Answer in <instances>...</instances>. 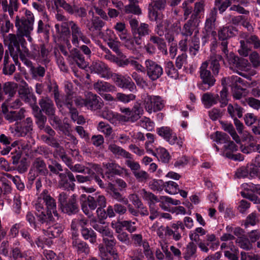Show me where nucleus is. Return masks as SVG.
Instances as JSON below:
<instances>
[{
    "mask_svg": "<svg viewBox=\"0 0 260 260\" xmlns=\"http://www.w3.org/2000/svg\"><path fill=\"white\" fill-rule=\"evenodd\" d=\"M240 47L238 50L240 55L246 57L249 55L251 48L248 45L252 44L256 49L260 50V39L256 35H249L246 33L240 35Z\"/></svg>",
    "mask_w": 260,
    "mask_h": 260,
    "instance_id": "39448f33",
    "label": "nucleus"
},
{
    "mask_svg": "<svg viewBox=\"0 0 260 260\" xmlns=\"http://www.w3.org/2000/svg\"><path fill=\"white\" fill-rule=\"evenodd\" d=\"M11 132L16 137H24L32 131V120L28 117L20 124L16 122L10 127Z\"/></svg>",
    "mask_w": 260,
    "mask_h": 260,
    "instance_id": "9b49d317",
    "label": "nucleus"
},
{
    "mask_svg": "<svg viewBox=\"0 0 260 260\" xmlns=\"http://www.w3.org/2000/svg\"><path fill=\"white\" fill-rule=\"evenodd\" d=\"M154 156L163 162H168L170 158V156L169 152L166 149L162 147H159L156 149L155 152L154 151Z\"/></svg>",
    "mask_w": 260,
    "mask_h": 260,
    "instance_id": "a18cd8bd",
    "label": "nucleus"
},
{
    "mask_svg": "<svg viewBox=\"0 0 260 260\" xmlns=\"http://www.w3.org/2000/svg\"><path fill=\"white\" fill-rule=\"evenodd\" d=\"M58 202L60 209L64 213L70 215L76 213L78 210L77 196L75 194L68 198L67 193L61 192L59 195Z\"/></svg>",
    "mask_w": 260,
    "mask_h": 260,
    "instance_id": "423d86ee",
    "label": "nucleus"
},
{
    "mask_svg": "<svg viewBox=\"0 0 260 260\" xmlns=\"http://www.w3.org/2000/svg\"><path fill=\"white\" fill-rule=\"evenodd\" d=\"M165 104V100L158 95L147 94L143 100L144 108L150 114L162 110Z\"/></svg>",
    "mask_w": 260,
    "mask_h": 260,
    "instance_id": "0eeeda50",
    "label": "nucleus"
},
{
    "mask_svg": "<svg viewBox=\"0 0 260 260\" xmlns=\"http://www.w3.org/2000/svg\"><path fill=\"white\" fill-rule=\"evenodd\" d=\"M205 1L200 0L194 4V10L191 15L190 18L196 21L200 18L201 16L204 13Z\"/></svg>",
    "mask_w": 260,
    "mask_h": 260,
    "instance_id": "473e14b6",
    "label": "nucleus"
},
{
    "mask_svg": "<svg viewBox=\"0 0 260 260\" xmlns=\"http://www.w3.org/2000/svg\"><path fill=\"white\" fill-rule=\"evenodd\" d=\"M62 231V226L58 223L54 224L52 225L49 226L47 229L43 230L44 234L50 238L58 237Z\"/></svg>",
    "mask_w": 260,
    "mask_h": 260,
    "instance_id": "7c9ffc66",
    "label": "nucleus"
},
{
    "mask_svg": "<svg viewBox=\"0 0 260 260\" xmlns=\"http://www.w3.org/2000/svg\"><path fill=\"white\" fill-rule=\"evenodd\" d=\"M59 177L58 185L60 188L72 190L74 189L75 185L74 183H70L68 182L67 174H64V173H59Z\"/></svg>",
    "mask_w": 260,
    "mask_h": 260,
    "instance_id": "a19ab883",
    "label": "nucleus"
},
{
    "mask_svg": "<svg viewBox=\"0 0 260 260\" xmlns=\"http://www.w3.org/2000/svg\"><path fill=\"white\" fill-rule=\"evenodd\" d=\"M2 110L5 115V119L9 121V122L20 120L25 117L24 113L25 111L23 108H21L18 111H9L6 105H2Z\"/></svg>",
    "mask_w": 260,
    "mask_h": 260,
    "instance_id": "f3484780",
    "label": "nucleus"
},
{
    "mask_svg": "<svg viewBox=\"0 0 260 260\" xmlns=\"http://www.w3.org/2000/svg\"><path fill=\"white\" fill-rule=\"evenodd\" d=\"M103 242L105 243L107 250L112 255L114 260H118V254L113 250V248L116 244V240L113 236L111 237H105L103 239Z\"/></svg>",
    "mask_w": 260,
    "mask_h": 260,
    "instance_id": "c9c22d12",
    "label": "nucleus"
},
{
    "mask_svg": "<svg viewBox=\"0 0 260 260\" xmlns=\"http://www.w3.org/2000/svg\"><path fill=\"white\" fill-rule=\"evenodd\" d=\"M11 55L13 57L14 60H15L16 58H17L18 55H19L22 61L24 63L25 65H26L28 68H29L30 71L31 70L32 68H33L34 66H32V63L31 61L26 58L21 53V52L20 53H16V54H14V53L11 51L10 48Z\"/></svg>",
    "mask_w": 260,
    "mask_h": 260,
    "instance_id": "338daca9",
    "label": "nucleus"
},
{
    "mask_svg": "<svg viewBox=\"0 0 260 260\" xmlns=\"http://www.w3.org/2000/svg\"><path fill=\"white\" fill-rule=\"evenodd\" d=\"M157 23L155 28L156 32L159 36L165 35V32L169 28V22L167 20L159 19L156 22Z\"/></svg>",
    "mask_w": 260,
    "mask_h": 260,
    "instance_id": "8fccbe9b",
    "label": "nucleus"
},
{
    "mask_svg": "<svg viewBox=\"0 0 260 260\" xmlns=\"http://www.w3.org/2000/svg\"><path fill=\"white\" fill-rule=\"evenodd\" d=\"M53 1L56 7H60L71 14H75L80 17H84L86 16V10L83 7H79L75 5L72 7L67 3L64 0Z\"/></svg>",
    "mask_w": 260,
    "mask_h": 260,
    "instance_id": "ddd939ff",
    "label": "nucleus"
},
{
    "mask_svg": "<svg viewBox=\"0 0 260 260\" xmlns=\"http://www.w3.org/2000/svg\"><path fill=\"white\" fill-rule=\"evenodd\" d=\"M47 174L48 170L44 160L39 158H36L34 161L30 170L29 179L33 180L36 175H46Z\"/></svg>",
    "mask_w": 260,
    "mask_h": 260,
    "instance_id": "2eb2a0df",
    "label": "nucleus"
},
{
    "mask_svg": "<svg viewBox=\"0 0 260 260\" xmlns=\"http://www.w3.org/2000/svg\"><path fill=\"white\" fill-rule=\"evenodd\" d=\"M80 204L83 212L89 217L92 215V211L97 207V203L95 198L92 196H86L82 194L80 196Z\"/></svg>",
    "mask_w": 260,
    "mask_h": 260,
    "instance_id": "4468645a",
    "label": "nucleus"
},
{
    "mask_svg": "<svg viewBox=\"0 0 260 260\" xmlns=\"http://www.w3.org/2000/svg\"><path fill=\"white\" fill-rule=\"evenodd\" d=\"M132 112L133 122H134L140 117V116L143 114L144 111L140 104L136 103L132 109Z\"/></svg>",
    "mask_w": 260,
    "mask_h": 260,
    "instance_id": "680f3d73",
    "label": "nucleus"
},
{
    "mask_svg": "<svg viewBox=\"0 0 260 260\" xmlns=\"http://www.w3.org/2000/svg\"><path fill=\"white\" fill-rule=\"evenodd\" d=\"M108 149L115 156H121L126 158L131 157V155L129 153L116 144H110L108 147Z\"/></svg>",
    "mask_w": 260,
    "mask_h": 260,
    "instance_id": "37998d69",
    "label": "nucleus"
},
{
    "mask_svg": "<svg viewBox=\"0 0 260 260\" xmlns=\"http://www.w3.org/2000/svg\"><path fill=\"white\" fill-rule=\"evenodd\" d=\"M217 10L214 8L210 12L209 16L207 17L205 27L207 31H210L214 27L215 22L216 20Z\"/></svg>",
    "mask_w": 260,
    "mask_h": 260,
    "instance_id": "58836bf2",
    "label": "nucleus"
},
{
    "mask_svg": "<svg viewBox=\"0 0 260 260\" xmlns=\"http://www.w3.org/2000/svg\"><path fill=\"white\" fill-rule=\"evenodd\" d=\"M18 0H9V3L8 1L6 3L2 5L4 12H8L10 16L12 17L14 15V12L18 11L19 8Z\"/></svg>",
    "mask_w": 260,
    "mask_h": 260,
    "instance_id": "f704fd0d",
    "label": "nucleus"
},
{
    "mask_svg": "<svg viewBox=\"0 0 260 260\" xmlns=\"http://www.w3.org/2000/svg\"><path fill=\"white\" fill-rule=\"evenodd\" d=\"M221 50L227 59L230 66V68L235 72H237L239 75L243 76L240 71H248L251 68V65L246 59L239 58L236 56L233 53L229 54V50L227 49V43L226 42L221 43Z\"/></svg>",
    "mask_w": 260,
    "mask_h": 260,
    "instance_id": "20e7f679",
    "label": "nucleus"
},
{
    "mask_svg": "<svg viewBox=\"0 0 260 260\" xmlns=\"http://www.w3.org/2000/svg\"><path fill=\"white\" fill-rule=\"evenodd\" d=\"M81 234L85 240H88L91 243H94L96 240V235L95 233L91 229L83 228L81 230Z\"/></svg>",
    "mask_w": 260,
    "mask_h": 260,
    "instance_id": "de8ad7c7",
    "label": "nucleus"
},
{
    "mask_svg": "<svg viewBox=\"0 0 260 260\" xmlns=\"http://www.w3.org/2000/svg\"><path fill=\"white\" fill-rule=\"evenodd\" d=\"M116 85L123 89H127L130 91H134L136 87L129 77L116 75L114 78Z\"/></svg>",
    "mask_w": 260,
    "mask_h": 260,
    "instance_id": "5701e85b",
    "label": "nucleus"
},
{
    "mask_svg": "<svg viewBox=\"0 0 260 260\" xmlns=\"http://www.w3.org/2000/svg\"><path fill=\"white\" fill-rule=\"evenodd\" d=\"M73 246L79 253H85L88 254L89 252V249L87 244L78 239H74L73 241Z\"/></svg>",
    "mask_w": 260,
    "mask_h": 260,
    "instance_id": "79ce46f5",
    "label": "nucleus"
},
{
    "mask_svg": "<svg viewBox=\"0 0 260 260\" xmlns=\"http://www.w3.org/2000/svg\"><path fill=\"white\" fill-rule=\"evenodd\" d=\"M103 166L107 170V172L108 173H112L120 176L127 174L125 169L114 162L103 163Z\"/></svg>",
    "mask_w": 260,
    "mask_h": 260,
    "instance_id": "c756f323",
    "label": "nucleus"
},
{
    "mask_svg": "<svg viewBox=\"0 0 260 260\" xmlns=\"http://www.w3.org/2000/svg\"><path fill=\"white\" fill-rule=\"evenodd\" d=\"M12 255L14 260H34L30 251L21 252L19 249L13 250Z\"/></svg>",
    "mask_w": 260,
    "mask_h": 260,
    "instance_id": "e433bc0d",
    "label": "nucleus"
},
{
    "mask_svg": "<svg viewBox=\"0 0 260 260\" xmlns=\"http://www.w3.org/2000/svg\"><path fill=\"white\" fill-rule=\"evenodd\" d=\"M5 41L8 42L9 47L15 46L16 47L17 53H20L19 43L22 44L25 42V40L23 37H20L17 35L10 34L6 37Z\"/></svg>",
    "mask_w": 260,
    "mask_h": 260,
    "instance_id": "2f4dec72",
    "label": "nucleus"
},
{
    "mask_svg": "<svg viewBox=\"0 0 260 260\" xmlns=\"http://www.w3.org/2000/svg\"><path fill=\"white\" fill-rule=\"evenodd\" d=\"M49 91L53 92L56 103L58 106L62 107L63 105V102L65 101L66 97L63 99V102H60L59 100V93L58 91V87L56 83H50L48 85ZM68 96H67V98Z\"/></svg>",
    "mask_w": 260,
    "mask_h": 260,
    "instance_id": "c03bdc74",
    "label": "nucleus"
},
{
    "mask_svg": "<svg viewBox=\"0 0 260 260\" xmlns=\"http://www.w3.org/2000/svg\"><path fill=\"white\" fill-rule=\"evenodd\" d=\"M165 71L168 76L174 79L178 77L179 74L177 70L175 68L172 61H168L165 63Z\"/></svg>",
    "mask_w": 260,
    "mask_h": 260,
    "instance_id": "603ef678",
    "label": "nucleus"
},
{
    "mask_svg": "<svg viewBox=\"0 0 260 260\" xmlns=\"http://www.w3.org/2000/svg\"><path fill=\"white\" fill-rule=\"evenodd\" d=\"M17 86L16 83L13 82H6L3 86V90L6 94H9L11 97L13 96L16 92Z\"/></svg>",
    "mask_w": 260,
    "mask_h": 260,
    "instance_id": "6e6d98bb",
    "label": "nucleus"
},
{
    "mask_svg": "<svg viewBox=\"0 0 260 260\" xmlns=\"http://www.w3.org/2000/svg\"><path fill=\"white\" fill-rule=\"evenodd\" d=\"M160 207L165 210H166L168 209V207L166 205L165 203L167 204H171L172 205H177L180 204V202L179 200L173 199L170 197H167V196H162L160 197Z\"/></svg>",
    "mask_w": 260,
    "mask_h": 260,
    "instance_id": "bf43d9fd",
    "label": "nucleus"
},
{
    "mask_svg": "<svg viewBox=\"0 0 260 260\" xmlns=\"http://www.w3.org/2000/svg\"><path fill=\"white\" fill-rule=\"evenodd\" d=\"M157 134L171 145L176 144L179 147L183 146L184 140L177 137L176 134L168 126H162L156 129Z\"/></svg>",
    "mask_w": 260,
    "mask_h": 260,
    "instance_id": "6e6552de",
    "label": "nucleus"
},
{
    "mask_svg": "<svg viewBox=\"0 0 260 260\" xmlns=\"http://www.w3.org/2000/svg\"><path fill=\"white\" fill-rule=\"evenodd\" d=\"M210 137L217 143L224 144V145L229 141L228 135L220 132H216L214 135H211Z\"/></svg>",
    "mask_w": 260,
    "mask_h": 260,
    "instance_id": "5fc2aeb1",
    "label": "nucleus"
},
{
    "mask_svg": "<svg viewBox=\"0 0 260 260\" xmlns=\"http://www.w3.org/2000/svg\"><path fill=\"white\" fill-rule=\"evenodd\" d=\"M220 249L223 250L224 256L229 260H239V251L233 242H223Z\"/></svg>",
    "mask_w": 260,
    "mask_h": 260,
    "instance_id": "dca6fc26",
    "label": "nucleus"
},
{
    "mask_svg": "<svg viewBox=\"0 0 260 260\" xmlns=\"http://www.w3.org/2000/svg\"><path fill=\"white\" fill-rule=\"evenodd\" d=\"M93 88L100 95H102L105 92H113L115 91L114 86L103 81H98L94 83Z\"/></svg>",
    "mask_w": 260,
    "mask_h": 260,
    "instance_id": "c85d7f7f",
    "label": "nucleus"
},
{
    "mask_svg": "<svg viewBox=\"0 0 260 260\" xmlns=\"http://www.w3.org/2000/svg\"><path fill=\"white\" fill-rule=\"evenodd\" d=\"M136 96L133 94H125L118 92L116 94V98L118 101L123 103H128L135 100Z\"/></svg>",
    "mask_w": 260,
    "mask_h": 260,
    "instance_id": "69168bd1",
    "label": "nucleus"
},
{
    "mask_svg": "<svg viewBox=\"0 0 260 260\" xmlns=\"http://www.w3.org/2000/svg\"><path fill=\"white\" fill-rule=\"evenodd\" d=\"M114 28L118 32V36L120 39L122 41H125V46L129 49H133L134 48L133 41L127 39L125 24L122 22L117 23Z\"/></svg>",
    "mask_w": 260,
    "mask_h": 260,
    "instance_id": "b1692460",
    "label": "nucleus"
},
{
    "mask_svg": "<svg viewBox=\"0 0 260 260\" xmlns=\"http://www.w3.org/2000/svg\"><path fill=\"white\" fill-rule=\"evenodd\" d=\"M146 137L147 140L145 143V148L147 152L152 154H154V151L153 150L154 146L153 145L154 141V136L151 133H147L146 134Z\"/></svg>",
    "mask_w": 260,
    "mask_h": 260,
    "instance_id": "052dcab7",
    "label": "nucleus"
},
{
    "mask_svg": "<svg viewBox=\"0 0 260 260\" xmlns=\"http://www.w3.org/2000/svg\"><path fill=\"white\" fill-rule=\"evenodd\" d=\"M237 34V30L233 26H223L220 27L218 30V37L220 40L223 41V42L230 38L236 36ZM228 43V42L226 41Z\"/></svg>",
    "mask_w": 260,
    "mask_h": 260,
    "instance_id": "393cba45",
    "label": "nucleus"
},
{
    "mask_svg": "<svg viewBox=\"0 0 260 260\" xmlns=\"http://www.w3.org/2000/svg\"><path fill=\"white\" fill-rule=\"evenodd\" d=\"M237 146L233 142L229 140L228 142L223 145V150L221 151V154L234 160H243V157L240 154H233V152L237 151Z\"/></svg>",
    "mask_w": 260,
    "mask_h": 260,
    "instance_id": "412c9836",
    "label": "nucleus"
},
{
    "mask_svg": "<svg viewBox=\"0 0 260 260\" xmlns=\"http://www.w3.org/2000/svg\"><path fill=\"white\" fill-rule=\"evenodd\" d=\"M219 100L217 94H214L211 92L204 93L201 98V101L204 107L209 109L213 105L216 104Z\"/></svg>",
    "mask_w": 260,
    "mask_h": 260,
    "instance_id": "bb28decb",
    "label": "nucleus"
},
{
    "mask_svg": "<svg viewBox=\"0 0 260 260\" xmlns=\"http://www.w3.org/2000/svg\"><path fill=\"white\" fill-rule=\"evenodd\" d=\"M206 231L201 227H198L194 230L190 231L189 233V237L191 241L197 242L200 240V237L205 235Z\"/></svg>",
    "mask_w": 260,
    "mask_h": 260,
    "instance_id": "864d4df0",
    "label": "nucleus"
},
{
    "mask_svg": "<svg viewBox=\"0 0 260 260\" xmlns=\"http://www.w3.org/2000/svg\"><path fill=\"white\" fill-rule=\"evenodd\" d=\"M70 22H62L61 24H56L55 29L58 37L66 41L67 46L71 47V45L68 38L70 37V31L69 29Z\"/></svg>",
    "mask_w": 260,
    "mask_h": 260,
    "instance_id": "aec40b11",
    "label": "nucleus"
},
{
    "mask_svg": "<svg viewBox=\"0 0 260 260\" xmlns=\"http://www.w3.org/2000/svg\"><path fill=\"white\" fill-rule=\"evenodd\" d=\"M145 66L148 77L152 81L160 78L163 74L162 67L155 61L147 59L145 61Z\"/></svg>",
    "mask_w": 260,
    "mask_h": 260,
    "instance_id": "f8f14e48",
    "label": "nucleus"
},
{
    "mask_svg": "<svg viewBox=\"0 0 260 260\" xmlns=\"http://www.w3.org/2000/svg\"><path fill=\"white\" fill-rule=\"evenodd\" d=\"M72 98L70 95H68L66 98L65 101L63 102V106H66L69 109L71 118L74 121L78 117L79 115L77 110L72 108Z\"/></svg>",
    "mask_w": 260,
    "mask_h": 260,
    "instance_id": "09e8293b",
    "label": "nucleus"
},
{
    "mask_svg": "<svg viewBox=\"0 0 260 260\" xmlns=\"http://www.w3.org/2000/svg\"><path fill=\"white\" fill-rule=\"evenodd\" d=\"M104 22L101 20L99 17H93L91 22L87 24V27L88 29L92 31L96 30H100L104 25Z\"/></svg>",
    "mask_w": 260,
    "mask_h": 260,
    "instance_id": "49530a36",
    "label": "nucleus"
},
{
    "mask_svg": "<svg viewBox=\"0 0 260 260\" xmlns=\"http://www.w3.org/2000/svg\"><path fill=\"white\" fill-rule=\"evenodd\" d=\"M129 4L125 6L124 10L126 13H133L135 15H140L141 10L138 5L137 0H129Z\"/></svg>",
    "mask_w": 260,
    "mask_h": 260,
    "instance_id": "ea45409f",
    "label": "nucleus"
},
{
    "mask_svg": "<svg viewBox=\"0 0 260 260\" xmlns=\"http://www.w3.org/2000/svg\"><path fill=\"white\" fill-rule=\"evenodd\" d=\"M221 59V55L215 54L210 57V68L208 67L209 62L207 61L201 64L199 73L202 82L198 85L200 89L203 91L209 90L215 84L216 80L214 76L217 75L219 73L220 69L219 61Z\"/></svg>",
    "mask_w": 260,
    "mask_h": 260,
    "instance_id": "f257e3e1",
    "label": "nucleus"
},
{
    "mask_svg": "<svg viewBox=\"0 0 260 260\" xmlns=\"http://www.w3.org/2000/svg\"><path fill=\"white\" fill-rule=\"evenodd\" d=\"M197 247L194 243L190 242L187 245L185 252L184 258L186 260H190L195 256Z\"/></svg>",
    "mask_w": 260,
    "mask_h": 260,
    "instance_id": "13d9d810",
    "label": "nucleus"
},
{
    "mask_svg": "<svg viewBox=\"0 0 260 260\" xmlns=\"http://www.w3.org/2000/svg\"><path fill=\"white\" fill-rule=\"evenodd\" d=\"M98 130L105 134L106 136H110L113 132L111 126L104 122H100L97 127Z\"/></svg>",
    "mask_w": 260,
    "mask_h": 260,
    "instance_id": "0e129e2a",
    "label": "nucleus"
},
{
    "mask_svg": "<svg viewBox=\"0 0 260 260\" xmlns=\"http://www.w3.org/2000/svg\"><path fill=\"white\" fill-rule=\"evenodd\" d=\"M41 110L48 116H52L55 112V108L52 101L48 98H43L39 101Z\"/></svg>",
    "mask_w": 260,
    "mask_h": 260,
    "instance_id": "cd10ccee",
    "label": "nucleus"
},
{
    "mask_svg": "<svg viewBox=\"0 0 260 260\" xmlns=\"http://www.w3.org/2000/svg\"><path fill=\"white\" fill-rule=\"evenodd\" d=\"M38 220L44 223L52 220V214L58 217L55 200L47 189L44 190L38 198L35 205Z\"/></svg>",
    "mask_w": 260,
    "mask_h": 260,
    "instance_id": "f03ea898",
    "label": "nucleus"
},
{
    "mask_svg": "<svg viewBox=\"0 0 260 260\" xmlns=\"http://www.w3.org/2000/svg\"><path fill=\"white\" fill-rule=\"evenodd\" d=\"M101 224L98 223L95 220L92 219L90 221V224L96 231L99 232L103 237V239L105 237H111L113 235V232L109 229L107 226H103L101 224H104V222L101 221Z\"/></svg>",
    "mask_w": 260,
    "mask_h": 260,
    "instance_id": "a878e982",
    "label": "nucleus"
},
{
    "mask_svg": "<svg viewBox=\"0 0 260 260\" xmlns=\"http://www.w3.org/2000/svg\"><path fill=\"white\" fill-rule=\"evenodd\" d=\"M35 18L34 14L29 10L25 12V16L19 18L16 16L15 26L17 28V35L20 37H25L27 40L31 42V32L34 29Z\"/></svg>",
    "mask_w": 260,
    "mask_h": 260,
    "instance_id": "7ed1b4c3",
    "label": "nucleus"
},
{
    "mask_svg": "<svg viewBox=\"0 0 260 260\" xmlns=\"http://www.w3.org/2000/svg\"><path fill=\"white\" fill-rule=\"evenodd\" d=\"M128 118L123 116L122 115L114 112L110 122L114 125H117L120 123L127 122Z\"/></svg>",
    "mask_w": 260,
    "mask_h": 260,
    "instance_id": "e2e57ef3",
    "label": "nucleus"
},
{
    "mask_svg": "<svg viewBox=\"0 0 260 260\" xmlns=\"http://www.w3.org/2000/svg\"><path fill=\"white\" fill-rule=\"evenodd\" d=\"M71 56L79 68L84 69L86 67L87 64L85 60L84 57L77 48L72 50Z\"/></svg>",
    "mask_w": 260,
    "mask_h": 260,
    "instance_id": "72a5a7b5",
    "label": "nucleus"
},
{
    "mask_svg": "<svg viewBox=\"0 0 260 260\" xmlns=\"http://www.w3.org/2000/svg\"><path fill=\"white\" fill-rule=\"evenodd\" d=\"M184 230V226L181 221L176 222H171L170 226H166V235L168 237H172L175 241H179L182 238L181 234L179 232V229Z\"/></svg>",
    "mask_w": 260,
    "mask_h": 260,
    "instance_id": "a211bd4d",
    "label": "nucleus"
},
{
    "mask_svg": "<svg viewBox=\"0 0 260 260\" xmlns=\"http://www.w3.org/2000/svg\"><path fill=\"white\" fill-rule=\"evenodd\" d=\"M70 26L71 30V42L75 47H79L80 42L85 44H89L90 43L89 39L87 37L84 31L76 23L71 21H70Z\"/></svg>",
    "mask_w": 260,
    "mask_h": 260,
    "instance_id": "1a4fd4ad",
    "label": "nucleus"
},
{
    "mask_svg": "<svg viewBox=\"0 0 260 260\" xmlns=\"http://www.w3.org/2000/svg\"><path fill=\"white\" fill-rule=\"evenodd\" d=\"M31 53L32 57L39 62L46 64L50 61V51L45 44H41L40 46L32 45Z\"/></svg>",
    "mask_w": 260,
    "mask_h": 260,
    "instance_id": "9d476101",
    "label": "nucleus"
},
{
    "mask_svg": "<svg viewBox=\"0 0 260 260\" xmlns=\"http://www.w3.org/2000/svg\"><path fill=\"white\" fill-rule=\"evenodd\" d=\"M197 22L190 18V19L184 24L183 28L181 30L182 35L185 36H190L196 29Z\"/></svg>",
    "mask_w": 260,
    "mask_h": 260,
    "instance_id": "4c0bfd02",
    "label": "nucleus"
},
{
    "mask_svg": "<svg viewBox=\"0 0 260 260\" xmlns=\"http://www.w3.org/2000/svg\"><path fill=\"white\" fill-rule=\"evenodd\" d=\"M150 32L148 24L144 23H141L140 25L136 30V33H134L135 35H138L139 36H144L148 35Z\"/></svg>",
    "mask_w": 260,
    "mask_h": 260,
    "instance_id": "774afa93",
    "label": "nucleus"
},
{
    "mask_svg": "<svg viewBox=\"0 0 260 260\" xmlns=\"http://www.w3.org/2000/svg\"><path fill=\"white\" fill-rule=\"evenodd\" d=\"M164 189L167 192L171 194H176L179 191L178 185L172 181L165 182Z\"/></svg>",
    "mask_w": 260,
    "mask_h": 260,
    "instance_id": "4d7b16f0",
    "label": "nucleus"
},
{
    "mask_svg": "<svg viewBox=\"0 0 260 260\" xmlns=\"http://www.w3.org/2000/svg\"><path fill=\"white\" fill-rule=\"evenodd\" d=\"M103 105L102 99L95 94L89 92L86 97V107L91 110L100 109Z\"/></svg>",
    "mask_w": 260,
    "mask_h": 260,
    "instance_id": "4be33fe9",
    "label": "nucleus"
},
{
    "mask_svg": "<svg viewBox=\"0 0 260 260\" xmlns=\"http://www.w3.org/2000/svg\"><path fill=\"white\" fill-rule=\"evenodd\" d=\"M92 72L98 74L101 77L108 79L111 76L110 69L104 62L96 61L93 62L90 67Z\"/></svg>",
    "mask_w": 260,
    "mask_h": 260,
    "instance_id": "6ab92c4d",
    "label": "nucleus"
},
{
    "mask_svg": "<svg viewBox=\"0 0 260 260\" xmlns=\"http://www.w3.org/2000/svg\"><path fill=\"white\" fill-rule=\"evenodd\" d=\"M139 194L144 200L150 204H154L155 202H160L156 196L149 191H146L145 189H143L139 191Z\"/></svg>",
    "mask_w": 260,
    "mask_h": 260,
    "instance_id": "3c124183",
    "label": "nucleus"
}]
</instances>
